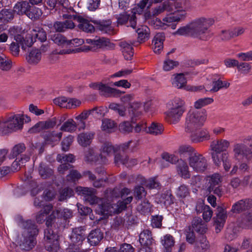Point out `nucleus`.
<instances>
[{"mask_svg":"<svg viewBox=\"0 0 252 252\" xmlns=\"http://www.w3.org/2000/svg\"><path fill=\"white\" fill-rule=\"evenodd\" d=\"M56 218H58V216L55 210L45 219L47 228L44 230L43 239L45 247L50 252H57L60 248L59 227H56L55 224Z\"/></svg>","mask_w":252,"mask_h":252,"instance_id":"1","label":"nucleus"},{"mask_svg":"<svg viewBox=\"0 0 252 252\" xmlns=\"http://www.w3.org/2000/svg\"><path fill=\"white\" fill-rule=\"evenodd\" d=\"M229 146V142L224 139L218 140L216 143L213 141L210 145L212 151L210 154L214 164L219 167L222 162L224 169L226 172L229 170L231 166L229 154L227 152Z\"/></svg>","mask_w":252,"mask_h":252,"instance_id":"2","label":"nucleus"},{"mask_svg":"<svg viewBox=\"0 0 252 252\" xmlns=\"http://www.w3.org/2000/svg\"><path fill=\"white\" fill-rule=\"evenodd\" d=\"M141 105L142 103L138 101H134L133 103L129 104L127 111L130 120L124 121L119 124V130L121 133L128 134L132 131L134 128L132 125L136 124L142 114L140 110Z\"/></svg>","mask_w":252,"mask_h":252,"instance_id":"3","label":"nucleus"},{"mask_svg":"<svg viewBox=\"0 0 252 252\" xmlns=\"http://www.w3.org/2000/svg\"><path fill=\"white\" fill-rule=\"evenodd\" d=\"M207 111L205 109L189 110L186 118V130H192L197 127H202L207 119Z\"/></svg>","mask_w":252,"mask_h":252,"instance_id":"4","label":"nucleus"},{"mask_svg":"<svg viewBox=\"0 0 252 252\" xmlns=\"http://www.w3.org/2000/svg\"><path fill=\"white\" fill-rule=\"evenodd\" d=\"M84 160L88 163H94L95 165H100V166L95 168L94 171L96 173L102 175L106 173L103 165L107 164L108 159L101 153H97L94 148L89 147L85 152Z\"/></svg>","mask_w":252,"mask_h":252,"instance_id":"5","label":"nucleus"},{"mask_svg":"<svg viewBox=\"0 0 252 252\" xmlns=\"http://www.w3.org/2000/svg\"><path fill=\"white\" fill-rule=\"evenodd\" d=\"M185 102L179 97H175L171 101V107L166 114V121L171 124H176L180 120L185 111Z\"/></svg>","mask_w":252,"mask_h":252,"instance_id":"6","label":"nucleus"},{"mask_svg":"<svg viewBox=\"0 0 252 252\" xmlns=\"http://www.w3.org/2000/svg\"><path fill=\"white\" fill-rule=\"evenodd\" d=\"M234 157L240 161L245 158L247 160L252 159V136L245 139L243 143H237L233 149Z\"/></svg>","mask_w":252,"mask_h":252,"instance_id":"7","label":"nucleus"},{"mask_svg":"<svg viewBox=\"0 0 252 252\" xmlns=\"http://www.w3.org/2000/svg\"><path fill=\"white\" fill-rule=\"evenodd\" d=\"M22 234L23 240L20 246L24 251H30L32 250L36 245V237L38 235L39 230L37 227L32 228L31 230H26Z\"/></svg>","mask_w":252,"mask_h":252,"instance_id":"8","label":"nucleus"},{"mask_svg":"<svg viewBox=\"0 0 252 252\" xmlns=\"http://www.w3.org/2000/svg\"><path fill=\"white\" fill-rule=\"evenodd\" d=\"M75 192L79 195L84 196L85 202H89L90 205L96 204L99 198L95 194L96 190L94 188L77 186L75 189Z\"/></svg>","mask_w":252,"mask_h":252,"instance_id":"9","label":"nucleus"},{"mask_svg":"<svg viewBox=\"0 0 252 252\" xmlns=\"http://www.w3.org/2000/svg\"><path fill=\"white\" fill-rule=\"evenodd\" d=\"M63 132H59L56 133L55 130H47L42 131L40 134V136L44 140L40 143L39 146L45 147L47 145H51L52 147L55 146V142H59L62 139Z\"/></svg>","mask_w":252,"mask_h":252,"instance_id":"10","label":"nucleus"},{"mask_svg":"<svg viewBox=\"0 0 252 252\" xmlns=\"http://www.w3.org/2000/svg\"><path fill=\"white\" fill-rule=\"evenodd\" d=\"M186 131L190 133L189 138L191 143L202 142L209 140L210 138L209 131L206 129H202L201 127H197L192 130L186 129Z\"/></svg>","mask_w":252,"mask_h":252,"instance_id":"11","label":"nucleus"},{"mask_svg":"<svg viewBox=\"0 0 252 252\" xmlns=\"http://www.w3.org/2000/svg\"><path fill=\"white\" fill-rule=\"evenodd\" d=\"M189 165L192 167L194 171L202 173L205 171L207 168V160L202 155L197 152V154L193 156L189 161Z\"/></svg>","mask_w":252,"mask_h":252,"instance_id":"12","label":"nucleus"},{"mask_svg":"<svg viewBox=\"0 0 252 252\" xmlns=\"http://www.w3.org/2000/svg\"><path fill=\"white\" fill-rule=\"evenodd\" d=\"M215 21L213 19H207L204 17L197 18L190 22V24L195 25L198 30V35L199 37L202 34L205 33L209 28L214 24Z\"/></svg>","mask_w":252,"mask_h":252,"instance_id":"13","label":"nucleus"},{"mask_svg":"<svg viewBox=\"0 0 252 252\" xmlns=\"http://www.w3.org/2000/svg\"><path fill=\"white\" fill-rule=\"evenodd\" d=\"M176 154L179 155L180 158L182 160L186 161L188 160L190 161V159L193 156L197 154V152L195 149L189 145H182L179 147L177 151L175 152Z\"/></svg>","mask_w":252,"mask_h":252,"instance_id":"14","label":"nucleus"},{"mask_svg":"<svg viewBox=\"0 0 252 252\" xmlns=\"http://www.w3.org/2000/svg\"><path fill=\"white\" fill-rule=\"evenodd\" d=\"M134 41L129 40L128 42L123 41L119 43V45L121 47V51L123 53L124 58L126 61H130L132 59L134 54Z\"/></svg>","mask_w":252,"mask_h":252,"instance_id":"15","label":"nucleus"},{"mask_svg":"<svg viewBox=\"0 0 252 252\" xmlns=\"http://www.w3.org/2000/svg\"><path fill=\"white\" fill-rule=\"evenodd\" d=\"M198 31L196 29L195 25L190 24V23H189L186 26L179 28L176 32L173 33V34L185 35L190 33L191 36L193 37L199 38L200 39L203 40L201 37H199L197 32Z\"/></svg>","mask_w":252,"mask_h":252,"instance_id":"16","label":"nucleus"},{"mask_svg":"<svg viewBox=\"0 0 252 252\" xmlns=\"http://www.w3.org/2000/svg\"><path fill=\"white\" fill-rule=\"evenodd\" d=\"M176 164V169L178 174L184 179H189L191 175L187 162L185 160L178 159Z\"/></svg>","mask_w":252,"mask_h":252,"instance_id":"17","label":"nucleus"},{"mask_svg":"<svg viewBox=\"0 0 252 252\" xmlns=\"http://www.w3.org/2000/svg\"><path fill=\"white\" fill-rule=\"evenodd\" d=\"M165 39V33L163 32L157 33L154 36L152 43H154L153 51L157 54H159L163 48V42Z\"/></svg>","mask_w":252,"mask_h":252,"instance_id":"18","label":"nucleus"},{"mask_svg":"<svg viewBox=\"0 0 252 252\" xmlns=\"http://www.w3.org/2000/svg\"><path fill=\"white\" fill-rule=\"evenodd\" d=\"M26 59L28 63L31 64L36 65L39 63L41 59V52L39 49L35 47H32L29 52Z\"/></svg>","mask_w":252,"mask_h":252,"instance_id":"19","label":"nucleus"},{"mask_svg":"<svg viewBox=\"0 0 252 252\" xmlns=\"http://www.w3.org/2000/svg\"><path fill=\"white\" fill-rule=\"evenodd\" d=\"M208 178L209 179L206 191L211 193L213 190V187L219 185L221 183L222 177L219 173H216L208 176Z\"/></svg>","mask_w":252,"mask_h":252,"instance_id":"20","label":"nucleus"},{"mask_svg":"<svg viewBox=\"0 0 252 252\" xmlns=\"http://www.w3.org/2000/svg\"><path fill=\"white\" fill-rule=\"evenodd\" d=\"M103 238V233L99 228H96L91 231L88 236V240L90 244L94 245H97Z\"/></svg>","mask_w":252,"mask_h":252,"instance_id":"21","label":"nucleus"},{"mask_svg":"<svg viewBox=\"0 0 252 252\" xmlns=\"http://www.w3.org/2000/svg\"><path fill=\"white\" fill-rule=\"evenodd\" d=\"M210 248L209 241L204 237L202 239H196L194 250L195 252H209Z\"/></svg>","mask_w":252,"mask_h":252,"instance_id":"22","label":"nucleus"},{"mask_svg":"<svg viewBox=\"0 0 252 252\" xmlns=\"http://www.w3.org/2000/svg\"><path fill=\"white\" fill-rule=\"evenodd\" d=\"M91 23L96 25V28L97 29L101 32H104V33H107L108 31H111L112 21L110 19L103 20L102 21L95 20L91 21Z\"/></svg>","mask_w":252,"mask_h":252,"instance_id":"23","label":"nucleus"},{"mask_svg":"<svg viewBox=\"0 0 252 252\" xmlns=\"http://www.w3.org/2000/svg\"><path fill=\"white\" fill-rule=\"evenodd\" d=\"M97 43V47L99 49L112 50L116 46V44L111 42L109 38L105 37H98Z\"/></svg>","mask_w":252,"mask_h":252,"instance_id":"24","label":"nucleus"},{"mask_svg":"<svg viewBox=\"0 0 252 252\" xmlns=\"http://www.w3.org/2000/svg\"><path fill=\"white\" fill-rule=\"evenodd\" d=\"M175 75V76L172 82V85L178 89L185 90L188 85H187V79L184 73H177Z\"/></svg>","mask_w":252,"mask_h":252,"instance_id":"25","label":"nucleus"},{"mask_svg":"<svg viewBox=\"0 0 252 252\" xmlns=\"http://www.w3.org/2000/svg\"><path fill=\"white\" fill-rule=\"evenodd\" d=\"M16 10L3 8L0 11V21L4 24L8 23L14 18Z\"/></svg>","mask_w":252,"mask_h":252,"instance_id":"26","label":"nucleus"},{"mask_svg":"<svg viewBox=\"0 0 252 252\" xmlns=\"http://www.w3.org/2000/svg\"><path fill=\"white\" fill-rule=\"evenodd\" d=\"M94 135V134L91 132L89 133L82 132L79 134L77 136L78 143L82 147H87L91 144Z\"/></svg>","mask_w":252,"mask_h":252,"instance_id":"27","label":"nucleus"},{"mask_svg":"<svg viewBox=\"0 0 252 252\" xmlns=\"http://www.w3.org/2000/svg\"><path fill=\"white\" fill-rule=\"evenodd\" d=\"M26 15L29 18L34 20H37L39 18L42 14L41 10L35 7L34 5H30L29 4V6H26Z\"/></svg>","mask_w":252,"mask_h":252,"instance_id":"28","label":"nucleus"},{"mask_svg":"<svg viewBox=\"0 0 252 252\" xmlns=\"http://www.w3.org/2000/svg\"><path fill=\"white\" fill-rule=\"evenodd\" d=\"M145 27L144 29L142 28H138L136 30L138 34V41L140 43L145 42L150 38V29L147 26H145Z\"/></svg>","mask_w":252,"mask_h":252,"instance_id":"29","label":"nucleus"},{"mask_svg":"<svg viewBox=\"0 0 252 252\" xmlns=\"http://www.w3.org/2000/svg\"><path fill=\"white\" fill-rule=\"evenodd\" d=\"M38 172L42 179L50 178L53 174V170L43 162H41L38 167Z\"/></svg>","mask_w":252,"mask_h":252,"instance_id":"30","label":"nucleus"},{"mask_svg":"<svg viewBox=\"0 0 252 252\" xmlns=\"http://www.w3.org/2000/svg\"><path fill=\"white\" fill-rule=\"evenodd\" d=\"M159 199L161 201H164V204L166 207L170 206L173 204L175 201V197L171 193L170 190H166L164 193L160 194Z\"/></svg>","mask_w":252,"mask_h":252,"instance_id":"31","label":"nucleus"},{"mask_svg":"<svg viewBox=\"0 0 252 252\" xmlns=\"http://www.w3.org/2000/svg\"><path fill=\"white\" fill-rule=\"evenodd\" d=\"M26 149L25 145L23 143L16 144L12 148L11 153L8 156V158L9 159H14L24 152Z\"/></svg>","mask_w":252,"mask_h":252,"instance_id":"32","label":"nucleus"},{"mask_svg":"<svg viewBox=\"0 0 252 252\" xmlns=\"http://www.w3.org/2000/svg\"><path fill=\"white\" fill-rule=\"evenodd\" d=\"M241 224L245 229H252V209L242 216Z\"/></svg>","mask_w":252,"mask_h":252,"instance_id":"33","label":"nucleus"},{"mask_svg":"<svg viewBox=\"0 0 252 252\" xmlns=\"http://www.w3.org/2000/svg\"><path fill=\"white\" fill-rule=\"evenodd\" d=\"M24 114L14 115L8 117L6 119V122H13L16 124L18 128L21 129L23 128L24 120Z\"/></svg>","mask_w":252,"mask_h":252,"instance_id":"34","label":"nucleus"},{"mask_svg":"<svg viewBox=\"0 0 252 252\" xmlns=\"http://www.w3.org/2000/svg\"><path fill=\"white\" fill-rule=\"evenodd\" d=\"M77 126L72 119H68L61 126L60 130L62 131L72 132L76 130Z\"/></svg>","mask_w":252,"mask_h":252,"instance_id":"35","label":"nucleus"},{"mask_svg":"<svg viewBox=\"0 0 252 252\" xmlns=\"http://www.w3.org/2000/svg\"><path fill=\"white\" fill-rule=\"evenodd\" d=\"M148 133L154 135L161 134L163 133L164 128L162 124L153 122L151 126L148 127Z\"/></svg>","mask_w":252,"mask_h":252,"instance_id":"36","label":"nucleus"},{"mask_svg":"<svg viewBox=\"0 0 252 252\" xmlns=\"http://www.w3.org/2000/svg\"><path fill=\"white\" fill-rule=\"evenodd\" d=\"M22 30V28H19L18 26H13L10 27L8 30V34L11 38H14V40L18 41V40L23 39V35L19 34L21 31Z\"/></svg>","mask_w":252,"mask_h":252,"instance_id":"37","label":"nucleus"},{"mask_svg":"<svg viewBox=\"0 0 252 252\" xmlns=\"http://www.w3.org/2000/svg\"><path fill=\"white\" fill-rule=\"evenodd\" d=\"M100 95L105 97H119L121 96V90L116 88H112L107 85L104 94L100 93Z\"/></svg>","mask_w":252,"mask_h":252,"instance_id":"38","label":"nucleus"},{"mask_svg":"<svg viewBox=\"0 0 252 252\" xmlns=\"http://www.w3.org/2000/svg\"><path fill=\"white\" fill-rule=\"evenodd\" d=\"M213 88L210 90L212 92H217L222 88L227 89L230 86V83L227 81H222L220 79L213 81Z\"/></svg>","mask_w":252,"mask_h":252,"instance_id":"39","label":"nucleus"},{"mask_svg":"<svg viewBox=\"0 0 252 252\" xmlns=\"http://www.w3.org/2000/svg\"><path fill=\"white\" fill-rule=\"evenodd\" d=\"M94 20L92 18H89L86 15H84L80 23H84L86 25L85 30L86 33H93L95 32V28L90 23L91 21Z\"/></svg>","mask_w":252,"mask_h":252,"instance_id":"40","label":"nucleus"},{"mask_svg":"<svg viewBox=\"0 0 252 252\" xmlns=\"http://www.w3.org/2000/svg\"><path fill=\"white\" fill-rule=\"evenodd\" d=\"M214 102V99L212 97H204L198 99L194 103V108L199 110L202 107L210 104Z\"/></svg>","mask_w":252,"mask_h":252,"instance_id":"41","label":"nucleus"},{"mask_svg":"<svg viewBox=\"0 0 252 252\" xmlns=\"http://www.w3.org/2000/svg\"><path fill=\"white\" fill-rule=\"evenodd\" d=\"M29 2L27 1H22L17 2L14 5L13 10H16V13L19 15H23L26 14V6H29Z\"/></svg>","mask_w":252,"mask_h":252,"instance_id":"42","label":"nucleus"},{"mask_svg":"<svg viewBox=\"0 0 252 252\" xmlns=\"http://www.w3.org/2000/svg\"><path fill=\"white\" fill-rule=\"evenodd\" d=\"M245 204L244 199L240 200L232 206L231 211L233 213L240 214L246 211Z\"/></svg>","mask_w":252,"mask_h":252,"instance_id":"43","label":"nucleus"},{"mask_svg":"<svg viewBox=\"0 0 252 252\" xmlns=\"http://www.w3.org/2000/svg\"><path fill=\"white\" fill-rule=\"evenodd\" d=\"M190 195L189 188L186 185L183 184L178 187L176 195L179 198L184 199Z\"/></svg>","mask_w":252,"mask_h":252,"instance_id":"44","label":"nucleus"},{"mask_svg":"<svg viewBox=\"0 0 252 252\" xmlns=\"http://www.w3.org/2000/svg\"><path fill=\"white\" fill-rule=\"evenodd\" d=\"M74 195V190L69 187L64 188L60 192L59 200L62 201L66 200L67 198L73 196Z\"/></svg>","mask_w":252,"mask_h":252,"instance_id":"45","label":"nucleus"},{"mask_svg":"<svg viewBox=\"0 0 252 252\" xmlns=\"http://www.w3.org/2000/svg\"><path fill=\"white\" fill-rule=\"evenodd\" d=\"M147 182L145 178L141 175L132 174L128 177L127 183L131 184L132 183H137L139 182L140 185H144Z\"/></svg>","mask_w":252,"mask_h":252,"instance_id":"46","label":"nucleus"},{"mask_svg":"<svg viewBox=\"0 0 252 252\" xmlns=\"http://www.w3.org/2000/svg\"><path fill=\"white\" fill-rule=\"evenodd\" d=\"M56 214H58V218H63L64 220H66L72 217V211L70 209L64 208L62 211L61 210L56 209Z\"/></svg>","mask_w":252,"mask_h":252,"instance_id":"47","label":"nucleus"},{"mask_svg":"<svg viewBox=\"0 0 252 252\" xmlns=\"http://www.w3.org/2000/svg\"><path fill=\"white\" fill-rule=\"evenodd\" d=\"M74 137L71 135L65 137L61 142L62 150L66 152L69 150L70 145L73 141Z\"/></svg>","mask_w":252,"mask_h":252,"instance_id":"48","label":"nucleus"},{"mask_svg":"<svg viewBox=\"0 0 252 252\" xmlns=\"http://www.w3.org/2000/svg\"><path fill=\"white\" fill-rule=\"evenodd\" d=\"M19 221L24 225V228L26 230H31L32 228L37 227L35 221L31 219L25 220L22 216L19 217Z\"/></svg>","mask_w":252,"mask_h":252,"instance_id":"49","label":"nucleus"},{"mask_svg":"<svg viewBox=\"0 0 252 252\" xmlns=\"http://www.w3.org/2000/svg\"><path fill=\"white\" fill-rule=\"evenodd\" d=\"M81 177L82 176L80 172L75 169L70 170L69 174L66 176V181L69 182H74L79 180Z\"/></svg>","mask_w":252,"mask_h":252,"instance_id":"50","label":"nucleus"},{"mask_svg":"<svg viewBox=\"0 0 252 252\" xmlns=\"http://www.w3.org/2000/svg\"><path fill=\"white\" fill-rule=\"evenodd\" d=\"M144 185L150 189H160L161 187L160 183L157 180V178L155 177L149 178Z\"/></svg>","mask_w":252,"mask_h":252,"instance_id":"51","label":"nucleus"},{"mask_svg":"<svg viewBox=\"0 0 252 252\" xmlns=\"http://www.w3.org/2000/svg\"><path fill=\"white\" fill-rule=\"evenodd\" d=\"M76 206L77 207L78 213L82 217L88 216V214L93 212L92 208L82 205L80 203H77Z\"/></svg>","mask_w":252,"mask_h":252,"instance_id":"52","label":"nucleus"},{"mask_svg":"<svg viewBox=\"0 0 252 252\" xmlns=\"http://www.w3.org/2000/svg\"><path fill=\"white\" fill-rule=\"evenodd\" d=\"M116 18L117 19V23L118 25H124L127 23L130 14H127L126 12L124 11L121 13L119 15H116Z\"/></svg>","mask_w":252,"mask_h":252,"instance_id":"53","label":"nucleus"},{"mask_svg":"<svg viewBox=\"0 0 252 252\" xmlns=\"http://www.w3.org/2000/svg\"><path fill=\"white\" fill-rule=\"evenodd\" d=\"M179 63L178 61H175L168 59L164 61L163 69L164 71H170L173 69L174 67L177 66Z\"/></svg>","mask_w":252,"mask_h":252,"instance_id":"54","label":"nucleus"},{"mask_svg":"<svg viewBox=\"0 0 252 252\" xmlns=\"http://www.w3.org/2000/svg\"><path fill=\"white\" fill-rule=\"evenodd\" d=\"M102 127L103 130H109L117 127V123L113 120L105 119L102 121Z\"/></svg>","mask_w":252,"mask_h":252,"instance_id":"55","label":"nucleus"},{"mask_svg":"<svg viewBox=\"0 0 252 252\" xmlns=\"http://www.w3.org/2000/svg\"><path fill=\"white\" fill-rule=\"evenodd\" d=\"M128 159V156H123L121 154H117L114 157V163L117 166H119L120 163L126 166Z\"/></svg>","mask_w":252,"mask_h":252,"instance_id":"56","label":"nucleus"},{"mask_svg":"<svg viewBox=\"0 0 252 252\" xmlns=\"http://www.w3.org/2000/svg\"><path fill=\"white\" fill-rule=\"evenodd\" d=\"M42 123V127L44 129V131L47 129L53 128L57 124V119L56 117H53L45 121H41Z\"/></svg>","mask_w":252,"mask_h":252,"instance_id":"57","label":"nucleus"},{"mask_svg":"<svg viewBox=\"0 0 252 252\" xmlns=\"http://www.w3.org/2000/svg\"><path fill=\"white\" fill-rule=\"evenodd\" d=\"M161 158L171 164H176L178 161L179 157L174 154L170 155L168 153L164 152L161 154Z\"/></svg>","mask_w":252,"mask_h":252,"instance_id":"58","label":"nucleus"},{"mask_svg":"<svg viewBox=\"0 0 252 252\" xmlns=\"http://www.w3.org/2000/svg\"><path fill=\"white\" fill-rule=\"evenodd\" d=\"M51 39L58 46H62L65 44V36L59 33L51 36Z\"/></svg>","mask_w":252,"mask_h":252,"instance_id":"59","label":"nucleus"},{"mask_svg":"<svg viewBox=\"0 0 252 252\" xmlns=\"http://www.w3.org/2000/svg\"><path fill=\"white\" fill-rule=\"evenodd\" d=\"M134 195L137 200H141L142 198V194L144 193V196L147 192L142 185L136 186L134 189Z\"/></svg>","mask_w":252,"mask_h":252,"instance_id":"60","label":"nucleus"},{"mask_svg":"<svg viewBox=\"0 0 252 252\" xmlns=\"http://www.w3.org/2000/svg\"><path fill=\"white\" fill-rule=\"evenodd\" d=\"M110 208L109 204L107 201H103L100 204H97L94 209L95 214H102V213L108 212Z\"/></svg>","mask_w":252,"mask_h":252,"instance_id":"61","label":"nucleus"},{"mask_svg":"<svg viewBox=\"0 0 252 252\" xmlns=\"http://www.w3.org/2000/svg\"><path fill=\"white\" fill-rule=\"evenodd\" d=\"M163 217L162 215H155L152 216V224L153 227L159 228L162 225V221Z\"/></svg>","mask_w":252,"mask_h":252,"instance_id":"62","label":"nucleus"},{"mask_svg":"<svg viewBox=\"0 0 252 252\" xmlns=\"http://www.w3.org/2000/svg\"><path fill=\"white\" fill-rule=\"evenodd\" d=\"M55 195L56 193L54 191L50 190V189H46L44 190L43 194L40 198L43 199L45 201H50L55 198Z\"/></svg>","mask_w":252,"mask_h":252,"instance_id":"63","label":"nucleus"},{"mask_svg":"<svg viewBox=\"0 0 252 252\" xmlns=\"http://www.w3.org/2000/svg\"><path fill=\"white\" fill-rule=\"evenodd\" d=\"M162 244L163 246L173 247L175 244L174 237L169 234L164 236V239L161 240Z\"/></svg>","mask_w":252,"mask_h":252,"instance_id":"64","label":"nucleus"}]
</instances>
